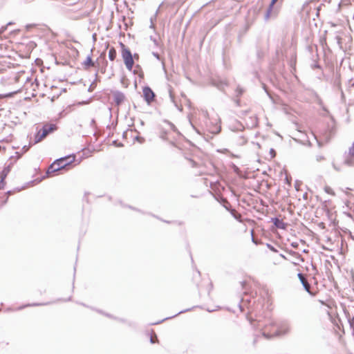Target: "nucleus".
Wrapping results in <instances>:
<instances>
[{
  "label": "nucleus",
  "mask_w": 354,
  "mask_h": 354,
  "mask_svg": "<svg viewBox=\"0 0 354 354\" xmlns=\"http://www.w3.org/2000/svg\"><path fill=\"white\" fill-rule=\"evenodd\" d=\"M266 245L272 252H274V253H278L279 252V250L273 245H272L271 243H267L266 244Z\"/></svg>",
  "instance_id": "nucleus-33"
},
{
  "label": "nucleus",
  "mask_w": 354,
  "mask_h": 354,
  "mask_svg": "<svg viewBox=\"0 0 354 354\" xmlns=\"http://www.w3.org/2000/svg\"><path fill=\"white\" fill-rule=\"evenodd\" d=\"M129 130H130L129 129H127L126 131H124L122 133V138H123V139H127V138L128 132H129Z\"/></svg>",
  "instance_id": "nucleus-58"
},
{
  "label": "nucleus",
  "mask_w": 354,
  "mask_h": 354,
  "mask_svg": "<svg viewBox=\"0 0 354 354\" xmlns=\"http://www.w3.org/2000/svg\"><path fill=\"white\" fill-rule=\"evenodd\" d=\"M265 93L267 94V95L268 96V97L273 101V97H272V95L271 94V93L269 91L268 88H267L266 91H264Z\"/></svg>",
  "instance_id": "nucleus-57"
},
{
  "label": "nucleus",
  "mask_w": 354,
  "mask_h": 354,
  "mask_svg": "<svg viewBox=\"0 0 354 354\" xmlns=\"http://www.w3.org/2000/svg\"><path fill=\"white\" fill-rule=\"evenodd\" d=\"M133 140L140 142H143L145 141V138L143 137H140L139 136H136Z\"/></svg>",
  "instance_id": "nucleus-49"
},
{
  "label": "nucleus",
  "mask_w": 354,
  "mask_h": 354,
  "mask_svg": "<svg viewBox=\"0 0 354 354\" xmlns=\"http://www.w3.org/2000/svg\"><path fill=\"white\" fill-rule=\"evenodd\" d=\"M210 84L216 87L221 91H224L225 87L228 86V84L225 80L220 78H212L210 80Z\"/></svg>",
  "instance_id": "nucleus-11"
},
{
  "label": "nucleus",
  "mask_w": 354,
  "mask_h": 354,
  "mask_svg": "<svg viewBox=\"0 0 354 354\" xmlns=\"http://www.w3.org/2000/svg\"><path fill=\"white\" fill-rule=\"evenodd\" d=\"M169 97H170L171 102L174 104V105L176 107H177L178 106V104H177V102L175 99L174 95L172 92V88L171 86H169Z\"/></svg>",
  "instance_id": "nucleus-25"
},
{
  "label": "nucleus",
  "mask_w": 354,
  "mask_h": 354,
  "mask_svg": "<svg viewBox=\"0 0 354 354\" xmlns=\"http://www.w3.org/2000/svg\"><path fill=\"white\" fill-rule=\"evenodd\" d=\"M75 159V155L70 154L55 160L48 167L46 175L59 170L67 171L71 169L73 167L72 163Z\"/></svg>",
  "instance_id": "nucleus-2"
},
{
  "label": "nucleus",
  "mask_w": 354,
  "mask_h": 354,
  "mask_svg": "<svg viewBox=\"0 0 354 354\" xmlns=\"http://www.w3.org/2000/svg\"><path fill=\"white\" fill-rule=\"evenodd\" d=\"M142 97L147 104L150 105L156 100V95L149 86L146 85L142 87Z\"/></svg>",
  "instance_id": "nucleus-6"
},
{
  "label": "nucleus",
  "mask_w": 354,
  "mask_h": 354,
  "mask_svg": "<svg viewBox=\"0 0 354 354\" xmlns=\"http://www.w3.org/2000/svg\"><path fill=\"white\" fill-rule=\"evenodd\" d=\"M221 119H214V121H211L212 127H210L209 131L212 134H218L221 131V126L220 124Z\"/></svg>",
  "instance_id": "nucleus-13"
},
{
  "label": "nucleus",
  "mask_w": 354,
  "mask_h": 354,
  "mask_svg": "<svg viewBox=\"0 0 354 354\" xmlns=\"http://www.w3.org/2000/svg\"><path fill=\"white\" fill-rule=\"evenodd\" d=\"M284 182L286 184H287L289 186H291L292 183V178L290 174H286Z\"/></svg>",
  "instance_id": "nucleus-34"
},
{
  "label": "nucleus",
  "mask_w": 354,
  "mask_h": 354,
  "mask_svg": "<svg viewBox=\"0 0 354 354\" xmlns=\"http://www.w3.org/2000/svg\"><path fill=\"white\" fill-rule=\"evenodd\" d=\"M24 187H17V188H15V189H13V190H8V191H7V192L5 193V196H8V197H9V196H10V195H11V194H14V193H15V192H16V191H17V192H19V191H21V190L23 188H24Z\"/></svg>",
  "instance_id": "nucleus-32"
},
{
  "label": "nucleus",
  "mask_w": 354,
  "mask_h": 354,
  "mask_svg": "<svg viewBox=\"0 0 354 354\" xmlns=\"http://www.w3.org/2000/svg\"><path fill=\"white\" fill-rule=\"evenodd\" d=\"M256 320L258 322V327H265L264 329L261 330V335L267 339H271L275 336L285 335L289 331L288 327L283 328L279 326L273 321L269 320L268 324H261L260 319L257 318Z\"/></svg>",
  "instance_id": "nucleus-1"
},
{
  "label": "nucleus",
  "mask_w": 354,
  "mask_h": 354,
  "mask_svg": "<svg viewBox=\"0 0 354 354\" xmlns=\"http://www.w3.org/2000/svg\"><path fill=\"white\" fill-rule=\"evenodd\" d=\"M308 25H310V24H308ZM304 31L305 32H309V35H307L305 36V39H306V42L309 43L311 41V37H312L310 26H306V28H305Z\"/></svg>",
  "instance_id": "nucleus-22"
},
{
  "label": "nucleus",
  "mask_w": 354,
  "mask_h": 354,
  "mask_svg": "<svg viewBox=\"0 0 354 354\" xmlns=\"http://www.w3.org/2000/svg\"><path fill=\"white\" fill-rule=\"evenodd\" d=\"M112 145L116 147H122L124 145L122 142H118L117 140H115L112 142Z\"/></svg>",
  "instance_id": "nucleus-43"
},
{
  "label": "nucleus",
  "mask_w": 354,
  "mask_h": 354,
  "mask_svg": "<svg viewBox=\"0 0 354 354\" xmlns=\"http://www.w3.org/2000/svg\"><path fill=\"white\" fill-rule=\"evenodd\" d=\"M258 338H259V337H258L257 335H255V336H254V338L253 342H252V345H253L254 346H255L256 344L257 343V342H258Z\"/></svg>",
  "instance_id": "nucleus-61"
},
{
  "label": "nucleus",
  "mask_w": 354,
  "mask_h": 354,
  "mask_svg": "<svg viewBox=\"0 0 354 354\" xmlns=\"http://www.w3.org/2000/svg\"><path fill=\"white\" fill-rule=\"evenodd\" d=\"M250 24H245V26L243 27V29L239 31V35H238V41L239 43L241 42V39L244 36V35L250 29Z\"/></svg>",
  "instance_id": "nucleus-17"
},
{
  "label": "nucleus",
  "mask_w": 354,
  "mask_h": 354,
  "mask_svg": "<svg viewBox=\"0 0 354 354\" xmlns=\"http://www.w3.org/2000/svg\"><path fill=\"white\" fill-rule=\"evenodd\" d=\"M58 129L57 124L46 122L42 124L40 129L37 127V132L35 134V140L33 145L43 140L47 136L53 133Z\"/></svg>",
  "instance_id": "nucleus-3"
},
{
  "label": "nucleus",
  "mask_w": 354,
  "mask_h": 354,
  "mask_svg": "<svg viewBox=\"0 0 354 354\" xmlns=\"http://www.w3.org/2000/svg\"><path fill=\"white\" fill-rule=\"evenodd\" d=\"M111 93L113 96V101L115 105L120 106L124 102L125 95L122 91L118 90H111Z\"/></svg>",
  "instance_id": "nucleus-10"
},
{
  "label": "nucleus",
  "mask_w": 354,
  "mask_h": 354,
  "mask_svg": "<svg viewBox=\"0 0 354 354\" xmlns=\"http://www.w3.org/2000/svg\"><path fill=\"white\" fill-rule=\"evenodd\" d=\"M315 139L317 140V143L318 147H322L323 146V145H324L323 142L321 140H318L317 138H315Z\"/></svg>",
  "instance_id": "nucleus-64"
},
{
  "label": "nucleus",
  "mask_w": 354,
  "mask_h": 354,
  "mask_svg": "<svg viewBox=\"0 0 354 354\" xmlns=\"http://www.w3.org/2000/svg\"><path fill=\"white\" fill-rule=\"evenodd\" d=\"M232 168L234 172H238L239 171V168L234 163H232Z\"/></svg>",
  "instance_id": "nucleus-56"
},
{
  "label": "nucleus",
  "mask_w": 354,
  "mask_h": 354,
  "mask_svg": "<svg viewBox=\"0 0 354 354\" xmlns=\"http://www.w3.org/2000/svg\"><path fill=\"white\" fill-rule=\"evenodd\" d=\"M354 157L353 156H349L348 154H347V156H346L344 160V164L347 165V166H353L354 165V160H353Z\"/></svg>",
  "instance_id": "nucleus-21"
},
{
  "label": "nucleus",
  "mask_w": 354,
  "mask_h": 354,
  "mask_svg": "<svg viewBox=\"0 0 354 354\" xmlns=\"http://www.w3.org/2000/svg\"><path fill=\"white\" fill-rule=\"evenodd\" d=\"M176 133L178 136L183 138L186 142H189V144H192V142L190 140H189L188 139H187L178 130V131L176 132Z\"/></svg>",
  "instance_id": "nucleus-46"
},
{
  "label": "nucleus",
  "mask_w": 354,
  "mask_h": 354,
  "mask_svg": "<svg viewBox=\"0 0 354 354\" xmlns=\"http://www.w3.org/2000/svg\"><path fill=\"white\" fill-rule=\"evenodd\" d=\"M119 44L121 48L122 57L125 55V53H127L129 55L132 53L129 48L124 45L122 41H120Z\"/></svg>",
  "instance_id": "nucleus-18"
},
{
  "label": "nucleus",
  "mask_w": 354,
  "mask_h": 354,
  "mask_svg": "<svg viewBox=\"0 0 354 354\" xmlns=\"http://www.w3.org/2000/svg\"><path fill=\"white\" fill-rule=\"evenodd\" d=\"M310 67L312 69H322V66L317 60H313V63L311 64Z\"/></svg>",
  "instance_id": "nucleus-31"
},
{
  "label": "nucleus",
  "mask_w": 354,
  "mask_h": 354,
  "mask_svg": "<svg viewBox=\"0 0 354 354\" xmlns=\"http://www.w3.org/2000/svg\"><path fill=\"white\" fill-rule=\"evenodd\" d=\"M297 277L301 283H304V282H305V279H304V274L301 272H299L297 274Z\"/></svg>",
  "instance_id": "nucleus-47"
},
{
  "label": "nucleus",
  "mask_w": 354,
  "mask_h": 354,
  "mask_svg": "<svg viewBox=\"0 0 354 354\" xmlns=\"http://www.w3.org/2000/svg\"><path fill=\"white\" fill-rule=\"evenodd\" d=\"M16 93H17V91H12V92L0 94V100L3 99V98L12 97L15 95Z\"/></svg>",
  "instance_id": "nucleus-27"
},
{
  "label": "nucleus",
  "mask_w": 354,
  "mask_h": 354,
  "mask_svg": "<svg viewBox=\"0 0 354 354\" xmlns=\"http://www.w3.org/2000/svg\"><path fill=\"white\" fill-rule=\"evenodd\" d=\"M104 316L109 317V318H111V319H117L118 317H115L114 315L110 314V313H104Z\"/></svg>",
  "instance_id": "nucleus-54"
},
{
  "label": "nucleus",
  "mask_w": 354,
  "mask_h": 354,
  "mask_svg": "<svg viewBox=\"0 0 354 354\" xmlns=\"http://www.w3.org/2000/svg\"><path fill=\"white\" fill-rule=\"evenodd\" d=\"M95 79L92 82V83L91 84V85L89 86V87L88 88V92H92L94 89V85L95 84V81L97 77V72L95 73Z\"/></svg>",
  "instance_id": "nucleus-36"
},
{
  "label": "nucleus",
  "mask_w": 354,
  "mask_h": 354,
  "mask_svg": "<svg viewBox=\"0 0 354 354\" xmlns=\"http://www.w3.org/2000/svg\"><path fill=\"white\" fill-rule=\"evenodd\" d=\"M40 24H26V30L27 31H30L33 28H35L37 25H39Z\"/></svg>",
  "instance_id": "nucleus-37"
},
{
  "label": "nucleus",
  "mask_w": 354,
  "mask_h": 354,
  "mask_svg": "<svg viewBox=\"0 0 354 354\" xmlns=\"http://www.w3.org/2000/svg\"><path fill=\"white\" fill-rule=\"evenodd\" d=\"M304 289L308 292H310L309 291V286H308V284L305 281L304 282V283H302Z\"/></svg>",
  "instance_id": "nucleus-60"
},
{
  "label": "nucleus",
  "mask_w": 354,
  "mask_h": 354,
  "mask_svg": "<svg viewBox=\"0 0 354 354\" xmlns=\"http://www.w3.org/2000/svg\"><path fill=\"white\" fill-rule=\"evenodd\" d=\"M95 62H97L98 66L101 68L100 72L104 73L108 66V61L106 59V50L100 54Z\"/></svg>",
  "instance_id": "nucleus-9"
},
{
  "label": "nucleus",
  "mask_w": 354,
  "mask_h": 354,
  "mask_svg": "<svg viewBox=\"0 0 354 354\" xmlns=\"http://www.w3.org/2000/svg\"><path fill=\"white\" fill-rule=\"evenodd\" d=\"M61 95H62V93H58V94H57V95H53V96L50 98V101H51L52 102H53L55 100H56L57 99H58V98H59V97Z\"/></svg>",
  "instance_id": "nucleus-53"
},
{
  "label": "nucleus",
  "mask_w": 354,
  "mask_h": 354,
  "mask_svg": "<svg viewBox=\"0 0 354 354\" xmlns=\"http://www.w3.org/2000/svg\"><path fill=\"white\" fill-rule=\"evenodd\" d=\"M246 318L249 321V322L250 323V324L253 325V322H254V319L253 318L248 314L246 315Z\"/></svg>",
  "instance_id": "nucleus-55"
},
{
  "label": "nucleus",
  "mask_w": 354,
  "mask_h": 354,
  "mask_svg": "<svg viewBox=\"0 0 354 354\" xmlns=\"http://www.w3.org/2000/svg\"><path fill=\"white\" fill-rule=\"evenodd\" d=\"M302 184L301 181L299 180H296L295 182V189L297 191L299 190V186Z\"/></svg>",
  "instance_id": "nucleus-48"
},
{
  "label": "nucleus",
  "mask_w": 354,
  "mask_h": 354,
  "mask_svg": "<svg viewBox=\"0 0 354 354\" xmlns=\"http://www.w3.org/2000/svg\"><path fill=\"white\" fill-rule=\"evenodd\" d=\"M30 149V145H24L22 149H21V151H17L15 153L17 155V158L15 159H17V160L20 158L23 154H24L25 153H26Z\"/></svg>",
  "instance_id": "nucleus-19"
},
{
  "label": "nucleus",
  "mask_w": 354,
  "mask_h": 354,
  "mask_svg": "<svg viewBox=\"0 0 354 354\" xmlns=\"http://www.w3.org/2000/svg\"><path fill=\"white\" fill-rule=\"evenodd\" d=\"M277 1L278 0H272L271 1L270 4L269 6L268 10V15H270L271 14L272 8H273L274 5L277 2Z\"/></svg>",
  "instance_id": "nucleus-39"
},
{
  "label": "nucleus",
  "mask_w": 354,
  "mask_h": 354,
  "mask_svg": "<svg viewBox=\"0 0 354 354\" xmlns=\"http://www.w3.org/2000/svg\"><path fill=\"white\" fill-rule=\"evenodd\" d=\"M270 222L273 223L276 228L280 230H286L288 226V223L284 222L282 219L277 216L272 217L270 218Z\"/></svg>",
  "instance_id": "nucleus-12"
},
{
  "label": "nucleus",
  "mask_w": 354,
  "mask_h": 354,
  "mask_svg": "<svg viewBox=\"0 0 354 354\" xmlns=\"http://www.w3.org/2000/svg\"><path fill=\"white\" fill-rule=\"evenodd\" d=\"M324 192L328 194H330L332 196H335V192L333 190V189L329 186H325L324 187Z\"/></svg>",
  "instance_id": "nucleus-35"
},
{
  "label": "nucleus",
  "mask_w": 354,
  "mask_h": 354,
  "mask_svg": "<svg viewBox=\"0 0 354 354\" xmlns=\"http://www.w3.org/2000/svg\"><path fill=\"white\" fill-rule=\"evenodd\" d=\"M136 55H138L136 53L133 56L132 53L129 55L127 53H125V55L122 57L127 69L129 71H133L134 74L136 73V70L133 71V66L134 64L133 57H136Z\"/></svg>",
  "instance_id": "nucleus-7"
},
{
  "label": "nucleus",
  "mask_w": 354,
  "mask_h": 354,
  "mask_svg": "<svg viewBox=\"0 0 354 354\" xmlns=\"http://www.w3.org/2000/svg\"><path fill=\"white\" fill-rule=\"evenodd\" d=\"M222 201L224 202L223 203L222 201H219V203L223 205V207L228 212H231V205L228 203V202H227V201L225 199H222Z\"/></svg>",
  "instance_id": "nucleus-28"
},
{
  "label": "nucleus",
  "mask_w": 354,
  "mask_h": 354,
  "mask_svg": "<svg viewBox=\"0 0 354 354\" xmlns=\"http://www.w3.org/2000/svg\"><path fill=\"white\" fill-rule=\"evenodd\" d=\"M194 308V307H192V308H187V309H185V310H182L179 311L178 313H176V315H173V316H170V317H165V318H164V319H161V320H160V321H158V322H155V323H152V324H151V325L160 324L162 323V322H163L164 321H165V320H167V319H169L174 318V317H175L178 316V315H180V314H182V313H185L189 312V311L192 310V308Z\"/></svg>",
  "instance_id": "nucleus-15"
},
{
  "label": "nucleus",
  "mask_w": 354,
  "mask_h": 354,
  "mask_svg": "<svg viewBox=\"0 0 354 354\" xmlns=\"http://www.w3.org/2000/svg\"><path fill=\"white\" fill-rule=\"evenodd\" d=\"M150 39L154 43L155 45H158V41L155 37L150 36Z\"/></svg>",
  "instance_id": "nucleus-63"
},
{
  "label": "nucleus",
  "mask_w": 354,
  "mask_h": 354,
  "mask_svg": "<svg viewBox=\"0 0 354 354\" xmlns=\"http://www.w3.org/2000/svg\"><path fill=\"white\" fill-rule=\"evenodd\" d=\"M290 245L293 248H297L298 246H299V243H297V242H292L291 243Z\"/></svg>",
  "instance_id": "nucleus-62"
},
{
  "label": "nucleus",
  "mask_w": 354,
  "mask_h": 354,
  "mask_svg": "<svg viewBox=\"0 0 354 354\" xmlns=\"http://www.w3.org/2000/svg\"><path fill=\"white\" fill-rule=\"evenodd\" d=\"M117 57V50L114 47H111L109 51V59L113 61Z\"/></svg>",
  "instance_id": "nucleus-20"
},
{
  "label": "nucleus",
  "mask_w": 354,
  "mask_h": 354,
  "mask_svg": "<svg viewBox=\"0 0 354 354\" xmlns=\"http://www.w3.org/2000/svg\"><path fill=\"white\" fill-rule=\"evenodd\" d=\"M269 153H270V158H275V157H276V156H277V151H275V149H273V148H271V149H270Z\"/></svg>",
  "instance_id": "nucleus-42"
},
{
  "label": "nucleus",
  "mask_w": 354,
  "mask_h": 354,
  "mask_svg": "<svg viewBox=\"0 0 354 354\" xmlns=\"http://www.w3.org/2000/svg\"><path fill=\"white\" fill-rule=\"evenodd\" d=\"M167 135H168V131H167L166 129L162 128L160 129V138L163 140H167Z\"/></svg>",
  "instance_id": "nucleus-26"
},
{
  "label": "nucleus",
  "mask_w": 354,
  "mask_h": 354,
  "mask_svg": "<svg viewBox=\"0 0 354 354\" xmlns=\"http://www.w3.org/2000/svg\"><path fill=\"white\" fill-rule=\"evenodd\" d=\"M50 304V302H47V303H32V304H28L26 305H24L23 306H21L19 308V310H21V309H23L25 307H28V306H45V305H48Z\"/></svg>",
  "instance_id": "nucleus-23"
},
{
  "label": "nucleus",
  "mask_w": 354,
  "mask_h": 354,
  "mask_svg": "<svg viewBox=\"0 0 354 354\" xmlns=\"http://www.w3.org/2000/svg\"><path fill=\"white\" fill-rule=\"evenodd\" d=\"M6 185V178L0 177V190L4 189Z\"/></svg>",
  "instance_id": "nucleus-38"
},
{
  "label": "nucleus",
  "mask_w": 354,
  "mask_h": 354,
  "mask_svg": "<svg viewBox=\"0 0 354 354\" xmlns=\"http://www.w3.org/2000/svg\"><path fill=\"white\" fill-rule=\"evenodd\" d=\"M344 314L351 329L352 335L354 336V315L351 316L349 312L346 310H344Z\"/></svg>",
  "instance_id": "nucleus-16"
},
{
  "label": "nucleus",
  "mask_w": 354,
  "mask_h": 354,
  "mask_svg": "<svg viewBox=\"0 0 354 354\" xmlns=\"http://www.w3.org/2000/svg\"><path fill=\"white\" fill-rule=\"evenodd\" d=\"M90 194V192H86L84 193V198H83V201H85L87 203H89V199L88 198V196Z\"/></svg>",
  "instance_id": "nucleus-51"
},
{
  "label": "nucleus",
  "mask_w": 354,
  "mask_h": 354,
  "mask_svg": "<svg viewBox=\"0 0 354 354\" xmlns=\"http://www.w3.org/2000/svg\"><path fill=\"white\" fill-rule=\"evenodd\" d=\"M127 208H129V209H132V210H134V211H136V212H140V213H142V214H144V212H143L141 209H138V208H136V207H133V206H131V205H127Z\"/></svg>",
  "instance_id": "nucleus-44"
},
{
  "label": "nucleus",
  "mask_w": 354,
  "mask_h": 354,
  "mask_svg": "<svg viewBox=\"0 0 354 354\" xmlns=\"http://www.w3.org/2000/svg\"><path fill=\"white\" fill-rule=\"evenodd\" d=\"M13 159H14V156H11L9 158L10 162L5 164L4 167L0 171V177H3L4 178H7V176L9 174V173L10 172L13 165L17 162V159H15L14 160H12Z\"/></svg>",
  "instance_id": "nucleus-8"
},
{
  "label": "nucleus",
  "mask_w": 354,
  "mask_h": 354,
  "mask_svg": "<svg viewBox=\"0 0 354 354\" xmlns=\"http://www.w3.org/2000/svg\"><path fill=\"white\" fill-rule=\"evenodd\" d=\"M348 154L349 156L354 157V141L352 143V145L349 147Z\"/></svg>",
  "instance_id": "nucleus-40"
},
{
  "label": "nucleus",
  "mask_w": 354,
  "mask_h": 354,
  "mask_svg": "<svg viewBox=\"0 0 354 354\" xmlns=\"http://www.w3.org/2000/svg\"><path fill=\"white\" fill-rule=\"evenodd\" d=\"M319 9L318 7L313 6L310 3H306L303 7V12H305L308 16V21H315L319 17Z\"/></svg>",
  "instance_id": "nucleus-5"
},
{
  "label": "nucleus",
  "mask_w": 354,
  "mask_h": 354,
  "mask_svg": "<svg viewBox=\"0 0 354 354\" xmlns=\"http://www.w3.org/2000/svg\"><path fill=\"white\" fill-rule=\"evenodd\" d=\"M163 122L167 124L174 132L176 133V131H178V129L171 122H170L169 120H166V119L163 120Z\"/></svg>",
  "instance_id": "nucleus-29"
},
{
  "label": "nucleus",
  "mask_w": 354,
  "mask_h": 354,
  "mask_svg": "<svg viewBox=\"0 0 354 354\" xmlns=\"http://www.w3.org/2000/svg\"><path fill=\"white\" fill-rule=\"evenodd\" d=\"M93 48L91 49V51ZM95 62H93L92 59V52L91 54L88 55L86 57V59L82 62V65L85 70L88 69L91 66L94 64Z\"/></svg>",
  "instance_id": "nucleus-14"
},
{
  "label": "nucleus",
  "mask_w": 354,
  "mask_h": 354,
  "mask_svg": "<svg viewBox=\"0 0 354 354\" xmlns=\"http://www.w3.org/2000/svg\"><path fill=\"white\" fill-rule=\"evenodd\" d=\"M313 48H314V46H313L312 45H310V44H308V45L306 46V49H307V50H308L310 53H311V54H313ZM312 56L313 57V55H312Z\"/></svg>",
  "instance_id": "nucleus-50"
},
{
  "label": "nucleus",
  "mask_w": 354,
  "mask_h": 354,
  "mask_svg": "<svg viewBox=\"0 0 354 354\" xmlns=\"http://www.w3.org/2000/svg\"><path fill=\"white\" fill-rule=\"evenodd\" d=\"M169 97H170L171 102L174 104V105L176 107H177L178 106V104H177V102L175 99L174 95L172 92V88L171 86H169Z\"/></svg>",
  "instance_id": "nucleus-24"
},
{
  "label": "nucleus",
  "mask_w": 354,
  "mask_h": 354,
  "mask_svg": "<svg viewBox=\"0 0 354 354\" xmlns=\"http://www.w3.org/2000/svg\"><path fill=\"white\" fill-rule=\"evenodd\" d=\"M188 118H189L188 116ZM189 124H191L192 127L193 128V129L198 133V134H201V132L199 131V130L195 127V125L192 123V120L190 118H189Z\"/></svg>",
  "instance_id": "nucleus-45"
},
{
  "label": "nucleus",
  "mask_w": 354,
  "mask_h": 354,
  "mask_svg": "<svg viewBox=\"0 0 354 354\" xmlns=\"http://www.w3.org/2000/svg\"><path fill=\"white\" fill-rule=\"evenodd\" d=\"M14 24H6V26L0 28V37L1 38H11L17 37L20 32L19 28H11V26Z\"/></svg>",
  "instance_id": "nucleus-4"
},
{
  "label": "nucleus",
  "mask_w": 354,
  "mask_h": 354,
  "mask_svg": "<svg viewBox=\"0 0 354 354\" xmlns=\"http://www.w3.org/2000/svg\"><path fill=\"white\" fill-rule=\"evenodd\" d=\"M244 91V89L239 85L235 90L236 96L240 97L243 94Z\"/></svg>",
  "instance_id": "nucleus-30"
},
{
  "label": "nucleus",
  "mask_w": 354,
  "mask_h": 354,
  "mask_svg": "<svg viewBox=\"0 0 354 354\" xmlns=\"http://www.w3.org/2000/svg\"><path fill=\"white\" fill-rule=\"evenodd\" d=\"M335 39L339 46L342 48V38L339 36H336Z\"/></svg>",
  "instance_id": "nucleus-59"
},
{
  "label": "nucleus",
  "mask_w": 354,
  "mask_h": 354,
  "mask_svg": "<svg viewBox=\"0 0 354 354\" xmlns=\"http://www.w3.org/2000/svg\"><path fill=\"white\" fill-rule=\"evenodd\" d=\"M153 333V329H151V333H149V342H150V343H151V344H154V343L156 342L154 341V339H153V336H152V333Z\"/></svg>",
  "instance_id": "nucleus-52"
},
{
  "label": "nucleus",
  "mask_w": 354,
  "mask_h": 354,
  "mask_svg": "<svg viewBox=\"0 0 354 354\" xmlns=\"http://www.w3.org/2000/svg\"><path fill=\"white\" fill-rule=\"evenodd\" d=\"M263 55H264L263 52L261 49L257 48V58L259 59H262L263 57Z\"/></svg>",
  "instance_id": "nucleus-41"
}]
</instances>
